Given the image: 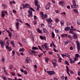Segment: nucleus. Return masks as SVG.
Here are the masks:
<instances>
[{"label": "nucleus", "instance_id": "obj_1", "mask_svg": "<svg viewBox=\"0 0 80 80\" xmlns=\"http://www.w3.org/2000/svg\"><path fill=\"white\" fill-rule=\"evenodd\" d=\"M35 4L36 5L35 9L37 11H39V8H40V4H38V0H36L34 1Z\"/></svg>", "mask_w": 80, "mask_h": 80}, {"label": "nucleus", "instance_id": "obj_2", "mask_svg": "<svg viewBox=\"0 0 80 80\" xmlns=\"http://www.w3.org/2000/svg\"><path fill=\"white\" fill-rule=\"evenodd\" d=\"M29 9H30V10H28V13H29V14L28 15V17H33V15H32V11H33V12H35V10L33 8H29Z\"/></svg>", "mask_w": 80, "mask_h": 80}, {"label": "nucleus", "instance_id": "obj_3", "mask_svg": "<svg viewBox=\"0 0 80 80\" xmlns=\"http://www.w3.org/2000/svg\"><path fill=\"white\" fill-rule=\"evenodd\" d=\"M72 5L71 4V7L72 8H77L78 6L76 5V2H75V1L73 0L72 1Z\"/></svg>", "mask_w": 80, "mask_h": 80}, {"label": "nucleus", "instance_id": "obj_4", "mask_svg": "<svg viewBox=\"0 0 80 80\" xmlns=\"http://www.w3.org/2000/svg\"><path fill=\"white\" fill-rule=\"evenodd\" d=\"M76 43H77V47L78 50V52H79V50L80 49V43H79L78 41H77Z\"/></svg>", "mask_w": 80, "mask_h": 80}, {"label": "nucleus", "instance_id": "obj_5", "mask_svg": "<svg viewBox=\"0 0 80 80\" xmlns=\"http://www.w3.org/2000/svg\"><path fill=\"white\" fill-rule=\"evenodd\" d=\"M30 7V5L28 4H26L22 7V9H24L25 8H29Z\"/></svg>", "mask_w": 80, "mask_h": 80}, {"label": "nucleus", "instance_id": "obj_6", "mask_svg": "<svg viewBox=\"0 0 80 80\" xmlns=\"http://www.w3.org/2000/svg\"><path fill=\"white\" fill-rule=\"evenodd\" d=\"M52 62L54 65L53 67H55V66H57V64H56L57 63V60L56 59H54L52 61Z\"/></svg>", "mask_w": 80, "mask_h": 80}, {"label": "nucleus", "instance_id": "obj_7", "mask_svg": "<svg viewBox=\"0 0 80 80\" xmlns=\"http://www.w3.org/2000/svg\"><path fill=\"white\" fill-rule=\"evenodd\" d=\"M28 52L30 55H32V53H37L38 52H37V51L35 52L33 50H29Z\"/></svg>", "mask_w": 80, "mask_h": 80}, {"label": "nucleus", "instance_id": "obj_8", "mask_svg": "<svg viewBox=\"0 0 80 80\" xmlns=\"http://www.w3.org/2000/svg\"><path fill=\"white\" fill-rule=\"evenodd\" d=\"M31 61L30 60V59L29 58H27L25 63H31Z\"/></svg>", "mask_w": 80, "mask_h": 80}, {"label": "nucleus", "instance_id": "obj_9", "mask_svg": "<svg viewBox=\"0 0 80 80\" xmlns=\"http://www.w3.org/2000/svg\"><path fill=\"white\" fill-rule=\"evenodd\" d=\"M47 73L49 75H52L53 74H55L54 71H47Z\"/></svg>", "mask_w": 80, "mask_h": 80}, {"label": "nucleus", "instance_id": "obj_10", "mask_svg": "<svg viewBox=\"0 0 80 80\" xmlns=\"http://www.w3.org/2000/svg\"><path fill=\"white\" fill-rule=\"evenodd\" d=\"M78 57H80V56H79V55L78 54H76V56H75L74 58V61L77 60V58H78Z\"/></svg>", "mask_w": 80, "mask_h": 80}, {"label": "nucleus", "instance_id": "obj_11", "mask_svg": "<svg viewBox=\"0 0 80 80\" xmlns=\"http://www.w3.org/2000/svg\"><path fill=\"white\" fill-rule=\"evenodd\" d=\"M50 7V4H47L45 6V8L46 10H48Z\"/></svg>", "mask_w": 80, "mask_h": 80}, {"label": "nucleus", "instance_id": "obj_12", "mask_svg": "<svg viewBox=\"0 0 80 80\" xmlns=\"http://www.w3.org/2000/svg\"><path fill=\"white\" fill-rule=\"evenodd\" d=\"M19 23L18 22H17V23H15L16 27L18 30H19V28H18V27H19Z\"/></svg>", "mask_w": 80, "mask_h": 80}, {"label": "nucleus", "instance_id": "obj_13", "mask_svg": "<svg viewBox=\"0 0 80 80\" xmlns=\"http://www.w3.org/2000/svg\"><path fill=\"white\" fill-rule=\"evenodd\" d=\"M66 68L67 70L66 72H67L69 76H70V74L69 73V72H69V71H70V69H68V68L67 66H66Z\"/></svg>", "mask_w": 80, "mask_h": 80}, {"label": "nucleus", "instance_id": "obj_14", "mask_svg": "<svg viewBox=\"0 0 80 80\" xmlns=\"http://www.w3.org/2000/svg\"><path fill=\"white\" fill-rule=\"evenodd\" d=\"M43 32L44 33H49L48 32L47 30V29H46V28H43Z\"/></svg>", "mask_w": 80, "mask_h": 80}, {"label": "nucleus", "instance_id": "obj_15", "mask_svg": "<svg viewBox=\"0 0 80 80\" xmlns=\"http://www.w3.org/2000/svg\"><path fill=\"white\" fill-rule=\"evenodd\" d=\"M64 30H65L66 32H67V31H68V30H70V27H66L65 28Z\"/></svg>", "mask_w": 80, "mask_h": 80}, {"label": "nucleus", "instance_id": "obj_16", "mask_svg": "<svg viewBox=\"0 0 80 80\" xmlns=\"http://www.w3.org/2000/svg\"><path fill=\"white\" fill-rule=\"evenodd\" d=\"M40 38L42 40H46V38L45 36H40Z\"/></svg>", "mask_w": 80, "mask_h": 80}, {"label": "nucleus", "instance_id": "obj_17", "mask_svg": "<svg viewBox=\"0 0 80 80\" xmlns=\"http://www.w3.org/2000/svg\"><path fill=\"white\" fill-rule=\"evenodd\" d=\"M2 47L3 48L4 47V45H5V42H2V43L1 44Z\"/></svg>", "mask_w": 80, "mask_h": 80}, {"label": "nucleus", "instance_id": "obj_18", "mask_svg": "<svg viewBox=\"0 0 80 80\" xmlns=\"http://www.w3.org/2000/svg\"><path fill=\"white\" fill-rule=\"evenodd\" d=\"M59 5H65V3L63 1H61L59 2Z\"/></svg>", "mask_w": 80, "mask_h": 80}, {"label": "nucleus", "instance_id": "obj_19", "mask_svg": "<svg viewBox=\"0 0 80 80\" xmlns=\"http://www.w3.org/2000/svg\"><path fill=\"white\" fill-rule=\"evenodd\" d=\"M69 32L70 33H72V34H75V33H74V32H73V30H72V29H70Z\"/></svg>", "mask_w": 80, "mask_h": 80}, {"label": "nucleus", "instance_id": "obj_20", "mask_svg": "<svg viewBox=\"0 0 80 80\" xmlns=\"http://www.w3.org/2000/svg\"><path fill=\"white\" fill-rule=\"evenodd\" d=\"M73 37L74 39H77L78 38V37L77 36V35L75 33L74 34L73 36Z\"/></svg>", "mask_w": 80, "mask_h": 80}, {"label": "nucleus", "instance_id": "obj_21", "mask_svg": "<svg viewBox=\"0 0 80 80\" xmlns=\"http://www.w3.org/2000/svg\"><path fill=\"white\" fill-rule=\"evenodd\" d=\"M16 20L17 21V22H19L20 23H23V22H22V21H21L20 19H16Z\"/></svg>", "mask_w": 80, "mask_h": 80}, {"label": "nucleus", "instance_id": "obj_22", "mask_svg": "<svg viewBox=\"0 0 80 80\" xmlns=\"http://www.w3.org/2000/svg\"><path fill=\"white\" fill-rule=\"evenodd\" d=\"M61 26H63L64 25V22L63 21H61L60 22Z\"/></svg>", "mask_w": 80, "mask_h": 80}, {"label": "nucleus", "instance_id": "obj_23", "mask_svg": "<svg viewBox=\"0 0 80 80\" xmlns=\"http://www.w3.org/2000/svg\"><path fill=\"white\" fill-rule=\"evenodd\" d=\"M14 41H11L10 43H12V45L13 47H15V45L14 44Z\"/></svg>", "mask_w": 80, "mask_h": 80}, {"label": "nucleus", "instance_id": "obj_24", "mask_svg": "<svg viewBox=\"0 0 80 80\" xmlns=\"http://www.w3.org/2000/svg\"><path fill=\"white\" fill-rule=\"evenodd\" d=\"M6 48L8 49L9 51H10V50H11V49H12V48H11V47H9L8 46H6Z\"/></svg>", "mask_w": 80, "mask_h": 80}, {"label": "nucleus", "instance_id": "obj_25", "mask_svg": "<svg viewBox=\"0 0 80 80\" xmlns=\"http://www.w3.org/2000/svg\"><path fill=\"white\" fill-rule=\"evenodd\" d=\"M2 5L4 7V8H7V6L5 4H2Z\"/></svg>", "mask_w": 80, "mask_h": 80}, {"label": "nucleus", "instance_id": "obj_26", "mask_svg": "<svg viewBox=\"0 0 80 80\" xmlns=\"http://www.w3.org/2000/svg\"><path fill=\"white\" fill-rule=\"evenodd\" d=\"M1 15L2 18H3V17H4V16H5V14H4V12H3V11L2 12Z\"/></svg>", "mask_w": 80, "mask_h": 80}, {"label": "nucleus", "instance_id": "obj_27", "mask_svg": "<svg viewBox=\"0 0 80 80\" xmlns=\"http://www.w3.org/2000/svg\"><path fill=\"white\" fill-rule=\"evenodd\" d=\"M24 50H25V49L22 48H20L19 49V52H24Z\"/></svg>", "mask_w": 80, "mask_h": 80}, {"label": "nucleus", "instance_id": "obj_28", "mask_svg": "<svg viewBox=\"0 0 80 80\" xmlns=\"http://www.w3.org/2000/svg\"><path fill=\"white\" fill-rule=\"evenodd\" d=\"M37 32H38V33H42V31L40 30V29L39 28L37 29Z\"/></svg>", "mask_w": 80, "mask_h": 80}, {"label": "nucleus", "instance_id": "obj_29", "mask_svg": "<svg viewBox=\"0 0 80 80\" xmlns=\"http://www.w3.org/2000/svg\"><path fill=\"white\" fill-rule=\"evenodd\" d=\"M69 60H70V63H75V61H72V60L71 58H70Z\"/></svg>", "mask_w": 80, "mask_h": 80}, {"label": "nucleus", "instance_id": "obj_30", "mask_svg": "<svg viewBox=\"0 0 80 80\" xmlns=\"http://www.w3.org/2000/svg\"><path fill=\"white\" fill-rule=\"evenodd\" d=\"M32 49H33V50H39V49H38V48L37 47H33L32 48Z\"/></svg>", "mask_w": 80, "mask_h": 80}, {"label": "nucleus", "instance_id": "obj_31", "mask_svg": "<svg viewBox=\"0 0 80 80\" xmlns=\"http://www.w3.org/2000/svg\"><path fill=\"white\" fill-rule=\"evenodd\" d=\"M73 11H74V12H75L76 13H78V10L77 9H73Z\"/></svg>", "mask_w": 80, "mask_h": 80}, {"label": "nucleus", "instance_id": "obj_32", "mask_svg": "<svg viewBox=\"0 0 80 80\" xmlns=\"http://www.w3.org/2000/svg\"><path fill=\"white\" fill-rule=\"evenodd\" d=\"M40 14L42 16V18L43 19H44L45 18L44 17H43V12H41Z\"/></svg>", "mask_w": 80, "mask_h": 80}, {"label": "nucleus", "instance_id": "obj_33", "mask_svg": "<svg viewBox=\"0 0 80 80\" xmlns=\"http://www.w3.org/2000/svg\"><path fill=\"white\" fill-rule=\"evenodd\" d=\"M49 25H48L49 27V28H52V23H49Z\"/></svg>", "mask_w": 80, "mask_h": 80}, {"label": "nucleus", "instance_id": "obj_34", "mask_svg": "<svg viewBox=\"0 0 80 80\" xmlns=\"http://www.w3.org/2000/svg\"><path fill=\"white\" fill-rule=\"evenodd\" d=\"M47 21L48 22H52V20H50L49 19H47Z\"/></svg>", "mask_w": 80, "mask_h": 80}, {"label": "nucleus", "instance_id": "obj_35", "mask_svg": "<svg viewBox=\"0 0 80 80\" xmlns=\"http://www.w3.org/2000/svg\"><path fill=\"white\" fill-rule=\"evenodd\" d=\"M61 36L62 37H65V36H66V37H67V34H64L63 35H61Z\"/></svg>", "mask_w": 80, "mask_h": 80}, {"label": "nucleus", "instance_id": "obj_36", "mask_svg": "<svg viewBox=\"0 0 80 80\" xmlns=\"http://www.w3.org/2000/svg\"><path fill=\"white\" fill-rule=\"evenodd\" d=\"M8 80H17V78L16 77H15V79L12 80V79L10 78H8Z\"/></svg>", "mask_w": 80, "mask_h": 80}, {"label": "nucleus", "instance_id": "obj_37", "mask_svg": "<svg viewBox=\"0 0 80 80\" xmlns=\"http://www.w3.org/2000/svg\"><path fill=\"white\" fill-rule=\"evenodd\" d=\"M65 64H66V65H69V63L67 61H66L65 62H64Z\"/></svg>", "mask_w": 80, "mask_h": 80}, {"label": "nucleus", "instance_id": "obj_38", "mask_svg": "<svg viewBox=\"0 0 80 80\" xmlns=\"http://www.w3.org/2000/svg\"><path fill=\"white\" fill-rule=\"evenodd\" d=\"M52 38H54L55 37V34L53 32H52Z\"/></svg>", "mask_w": 80, "mask_h": 80}, {"label": "nucleus", "instance_id": "obj_39", "mask_svg": "<svg viewBox=\"0 0 80 80\" xmlns=\"http://www.w3.org/2000/svg\"><path fill=\"white\" fill-rule=\"evenodd\" d=\"M68 38H69L70 39H72V38H73V37H72V36L70 35H69L68 36Z\"/></svg>", "mask_w": 80, "mask_h": 80}, {"label": "nucleus", "instance_id": "obj_40", "mask_svg": "<svg viewBox=\"0 0 80 80\" xmlns=\"http://www.w3.org/2000/svg\"><path fill=\"white\" fill-rule=\"evenodd\" d=\"M1 62H5V58H2V59L1 60Z\"/></svg>", "mask_w": 80, "mask_h": 80}, {"label": "nucleus", "instance_id": "obj_41", "mask_svg": "<svg viewBox=\"0 0 80 80\" xmlns=\"http://www.w3.org/2000/svg\"><path fill=\"white\" fill-rule=\"evenodd\" d=\"M47 46V45H42V48H45V47Z\"/></svg>", "mask_w": 80, "mask_h": 80}, {"label": "nucleus", "instance_id": "obj_42", "mask_svg": "<svg viewBox=\"0 0 80 80\" xmlns=\"http://www.w3.org/2000/svg\"><path fill=\"white\" fill-rule=\"evenodd\" d=\"M12 34L11 32H10L9 33V37H10V38H12Z\"/></svg>", "mask_w": 80, "mask_h": 80}, {"label": "nucleus", "instance_id": "obj_43", "mask_svg": "<svg viewBox=\"0 0 80 80\" xmlns=\"http://www.w3.org/2000/svg\"><path fill=\"white\" fill-rule=\"evenodd\" d=\"M62 60V58H60V57H59V59H58V62H61V60Z\"/></svg>", "mask_w": 80, "mask_h": 80}, {"label": "nucleus", "instance_id": "obj_44", "mask_svg": "<svg viewBox=\"0 0 80 80\" xmlns=\"http://www.w3.org/2000/svg\"><path fill=\"white\" fill-rule=\"evenodd\" d=\"M34 20H37V19L38 18H37V16L35 15H34Z\"/></svg>", "mask_w": 80, "mask_h": 80}, {"label": "nucleus", "instance_id": "obj_45", "mask_svg": "<svg viewBox=\"0 0 80 80\" xmlns=\"http://www.w3.org/2000/svg\"><path fill=\"white\" fill-rule=\"evenodd\" d=\"M17 74L18 77H22V75H21V74H20L19 73H17Z\"/></svg>", "mask_w": 80, "mask_h": 80}, {"label": "nucleus", "instance_id": "obj_46", "mask_svg": "<svg viewBox=\"0 0 80 80\" xmlns=\"http://www.w3.org/2000/svg\"><path fill=\"white\" fill-rule=\"evenodd\" d=\"M33 23H34V25H36L37 24V21H33Z\"/></svg>", "mask_w": 80, "mask_h": 80}, {"label": "nucleus", "instance_id": "obj_47", "mask_svg": "<svg viewBox=\"0 0 80 80\" xmlns=\"http://www.w3.org/2000/svg\"><path fill=\"white\" fill-rule=\"evenodd\" d=\"M61 78L62 80H63L65 79V77H64V76H61Z\"/></svg>", "mask_w": 80, "mask_h": 80}, {"label": "nucleus", "instance_id": "obj_48", "mask_svg": "<svg viewBox=\"0 0 80 80\" xmlns=\"http://www.w3.org/2000/svg\"><path fill=\"white\" fill-rule=\"evenodd\" d=\"M24 73L25 75H27V74H28L27 72L26 71H24Z\"/></svg>", "mask_w": 80, "mask_h": 80}, {"label": "nucleus", "instance_id": "obj_49", "mask_svg": "<svg viewBox=\"0 0 80 80\" xmlns=\"http://www.w3.org/2000/svg\"><path fill=\"white\" fill-rule=\"evenodd\" d=\"M12 55H15V52L14 51H12Z\"/></svg>", "mask_w": 80, "mask_h": 80}, {"label": "nucleus", "instance_id": "obj_50", "mask_svg": "<svg viewBox=\"0 0 80 80\" xmlns=\"http://www.w3.org/2000/svg\"><path fill=\"white\" fill-rule=\"evenodd\" d=\"M55 22L56 23H57V22H58V21H59V20H58V19L57 18L55 20Z\"/></svg>", "mask_w": 80, "mask_h": 80}, {"label": "nucleus", "instance_id": "obj_51", "mask_svg": "<svg viewBox=\"0 0 80 80\" xmlns=\"http://www.w3.org/2000/svg\"><path fill=\"white\" fill-rule=\"evenodd\" d=\"M77 23L78 25H80V20H78L77 21Z\"/></svg>", "mask_w": 80, "mask_h": 80}, {"label": "nucleus", "instance_id": "obj_52", "mask_svg": "<svg viewBox=\"0 0 80 80\" xmlns=\"http://www.w3.org/2000/svg\"><path fill=\"white\" fill-rule=\"evenodd\" d=\"M68 43H69V42H64V45H67L68 44Z\"/></svg>", "mask_w": 80, "mask_h": 80}, {"label": "nucleus", "instance_id": "obj_53", "mask_svg": "<svg viewBox=\"0 0 80 80\" xmlns=\"http://www.w3.org/2000/svg\"><path fill=\"white\" fill-rule=\"evenodd\" d=\"M22 42H23L24 43H25V39L24 38H22Z\"/></svg>", "mask_w": 80, "mask_h": 80}, {"label": "nucleus", "instance_id": "obj_54", "mask_svg": "<svg viewBox=\"0 0 80 80\" xmlns=\"http://www.w3.org/2000/svg\"><path fill=\"white\" fill-rule=\"evenodd\" d=\"M43 53H41L40 54L38 55V56L39 57H41V56H42V55H43Z\"/></svg>", "mask_w": 80, "mask_h": 80}, {"label": "nucleus", "instance_id": "obj_55", "mask_svg": "<svg viewBox=\"0 0 80 80\" xmlns=\"http://www.w3.org/2000/svg\"><path fill=\"white\" fill-rule=\"evenodd\" d=\"M54 51V52H58V51L56 50V49L54 48L53 49Z\"/></svg>", "mask_w": 80, "mask_h": 80}, {"label": "nucleus", "instance_id": "obj_56", "mask_svg": "<svg viewBox=\"0 0 80 80\" xmlns=\"http://www.w3.org/2000/svg\"><path fill=\"white\" fill-rule=\"evenodd\" d=\"M45 48H46L47 50H48V46H47V45H46V46Z\"/></svg>", "mask_w": 80, "mask_h": 80}, {"label": "nucleus", "instance_id": "obj_57", "mask_svg": "<svg viewBox=\"0 0 80 80\" xmlns=\"http://www.w3.org/2000/svg\"><path fill=\"white\" fill-rule=\"evenodd\" d=\"M9 67L10 69H12V68H13V67L12 66V65H10Z\"/></svg>", "mask_w": 80, "mask_h": 80}, {"label": "nucleus", "instance_id": "obj_58", "mask_svg": "<svg viewBox=\"0 0 80 80\" xmlns=\"http://www.w3.org/2000/svg\"><path fill=\"white\" fill-rule=\"evenodd\" d=\"M6 44L7 45V46H9V42H7L6 43Z\"/></svg>", "mask_w": 80, "mask_h": 80}, {"label": "nucleus", "instance_id": "obj_59", "mask_svg": "<svg viewBox=\"0 0 80 80\" xmlns=\"http://www.w3.org/2000/svg\"><path fill=\"white\" fill-rule=\"evenodd\" d=\"M55 12L57 13H58L60 12V11H58V10H55Z\"/></svg>", "mask_w": 80, "mask_h": 80}, {"label": "nucleus", "instance_id": "obj_60", "mask_svg": "<svg viewBox=\"0 0 80 80\" xmlns=\"http://www.w3.org/2000/svg\"><path fill=\"white\" fill-rule=\"evenodd\" d=\"M49 55H52V54H53V52H49Z\"/></svg>", "mask_w": 80, "mask_h": 80}, {"label": "nucleus", "instance_id": "obj_61", "mask_svg": "<svg viewBox=\"0 0 80 80\" xmlns=\"http://www.w3.org/2000/svg\"><path fill=\"white\" fill-rule=\"evenodd\" d=\"M55 32H56V33H58V30L55 29Z\"/></svg>", "mask_w": 80, "mask_h": 80}, {"label": "nucleus", "instance_id": "obj_62", "mask_svg": "<svg viewBox=\"0 0 80 80\" xmlns=\"http://www.w3.org/2000/svg\"><path fill=\"white\" fill-rule=\"evenodd\" d=\"M70 73L71 74H73V71H70Z\"/></svg>", "mask_w": 80, "mask_h": 80}, {"label": "nucleus", "instance_id": "obj_63", "mask_svg": "<svg viewBox=\"0 0 80 80\" xmlns=\"http://www.w3.org/2000/svg\"><path fill=\"white\" fill-rule=\"evenodd\" d=\"M47 14H45L44 15V18H47Z\"/></svg>", "mask_w": 80, "mask_h": 80}, {"label": "nucleus", "instance_id": "obj_64", "mask_svg": "<svg viewBox=\"0 0 80 80\" xmlns=\"http://www.w3.org/2000/svg\"><path fill=\"white\" fill-rule=\"evenodd\" d=\"M78 75H79V76H80V71L78 72Z\"/></svg>", "mask_w": 80, "mask_h": 80}]
</instances>
